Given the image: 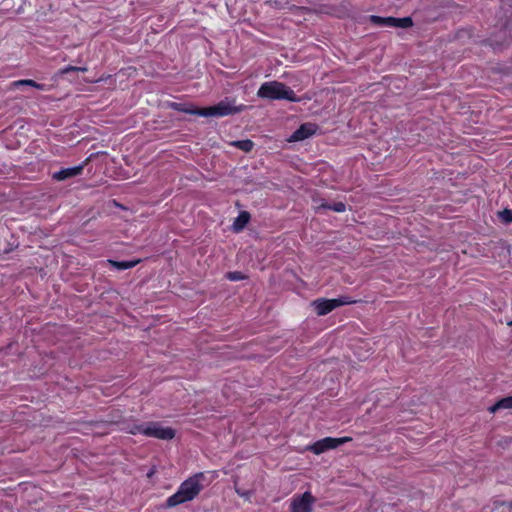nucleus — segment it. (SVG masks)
Returning <instances> with one entry per match:
<instances>
[{"instance_id": "f257e3e1", "label": "nucleus", "mask_w": 512, "mask_h": 512, "mask_svg": "<svg viewBox=\"0 0 512 512\" xmlns=\"http://www.w3.org/2000/svg\"><path fill=\"white\" fill-rule=\"evenodd\" d=\"M205 475L202 472L196 473L182 482L178 490L167 498L166 507L172 508L177 505L192 501L204 488Z\"/></svg>"}, {"instance_id": "6ab92c4d", "label": "nucleus", "mask_w": 512, "mask_h": 512, "mask_svg": "<svg viewBox=\"0 0 512 512\" xmlns=\"http://www.w3.org/2000/svg\"><path fill=\"white\" fill-rule=\"evenodd\" d=\"M74 71L86 72L87 71V67L66 66V67L60 69L58 74L59 75H64V74H67L69 72H74Z\"/></svg>"}, {"instance_id": "1a4fd4ad", "label": "nucleus", "mask_w": 512, "mask_h": 512, "mask_svg": "<svg viewBox=\"0 0 512 512\" xmlns=\"http://www.w3.org/2000/svg\"><path fill=\"white\" fill-rule=\"evenodd\" d=\"M83 169L84 164L63 168L53 174V179L57 181H63L72 177H76L82 173Z\"/></svg>"}, {"instance_id": "6e6552de", "label": "nucleus", "mask_w": 512, "mask_h": 512, "mask_svg": "<svg viewBox=\"0 0 512 512\" xmlns=\"http://www.w3.org/2000/svg\"><path fill=\"white\" fill-rule=\"evenodd\" d=\"M317 129V125L313 123H304L296 131L293 132V134L290 137V141L297 142L305 140L310 136L314 135Z\"/></svg>"}, {"instance_id": "0eeeda50", "label": "nucleus", "mask_w": 512, "mask_h": 512, "mask_svg": "<svg viewBox=\"0 0 512 512\" xmlns=\"http://www.w3.org/2000/svg\"><path fill=\"white\" fill-rule=\"evenodd\" d=\"M314 502V496L308 491L294 496L290 504L291 512H311Z\"/></svg>"}, {"instance_id": "20e7f679", "label": "nucleus", "mask_w": 512, "mask_h": 512, "mask_svg": "<svg viewBox=\"0 0 512 512\" xmlns=\"http://www.w3.org/2000/svg\"><path fill=\"white\" fill-rule=\"evenodd\" d=\"M131 433H139L148 437H154L161 440H170L175 436V431L172 428L164 427L157 422H149L137 425L131 430Z\"/></svg>"}, {"instance_id": "dca6fc26", "label": "nucleus", "mask_w": 512, "mask_h": 512, "mask_svg": "<svg viewBox=\"0 0 512 512\" xmlns=\"http://www.w3.org/2000/svg\"><path fill=\"white\" fill-rule=\"evenodd\" d=\"M171 107L174 108L175 110L182 111V112L192 114V115H198V113H194L192 111L200 110L199 108L187 107L185 104H182V103H172Z\"/></svg>"}, {"instance_id": "f3484780", "label": "nucleus", "mask_w": 512, "mask_h": 512, "mask_svg": "<svg viewBox=\"0 0 512 512\" xmlns=\"http://www.w3.org/2000/svg\"><path fill=\"white\" fill-rule=\"evenodd\" d=\"M499 218L505 224L512 222V210L504 209L498 213Z\"/></svg>"}, {"instance_id": "412c9836", "label": "nucleus", "mask_w": 512, "mask_h": 512, "mask_svg": "<svg viewBox=\"0 0 512 512\" xmlns=\"http://www.w3.org/2000/svg\"><path fill=\"white\" fill-rule=\"evenodd\" d=\"M370 21L377 26H385L386 17L371 15Z\"/></svg>"}, {"instance_id": "4be33fe9", "label": "nucleus", "mask_w": 512, "mask_h": 512, "mask_svg": "<svg viewBox=\"0 0 512 512\" xmlns=\"http://www.w3.org/2000/svg\"><path fill=\"white\" fill-rule=\"evenodd\" d=\"M385 26L386 27H396V18L386 17Z\"/></svg>"}, {"instance_id": "f8f14e48", "label": "nucleus", "mask_w": 512, "mask_h": 512, "mask_svg": "<svg viewBox=\"0 0 512 512\" xmlns=\"http://www.w3.org/2000/svg\"><path fill=\"white\" fill-rule=\"evenodd\" d=\"M249 220H250V215L248 212H246V211L240 212L239 215L235 218V220L233 222L234 231H236V232L241 231L247 225Z\"/></svg>"}, {"instance_id": "423d86ee", "label": "nucleus", "mask_w": 512, "mask_h": 512, "mask_svg": "<svg viewBox=\"0 0 512 512\" xmlns=\"http://www.w3.org/2000/svg\"><path fill=\"white\" fill-rule=\"evenodd\" d=\"M351 441L350 437H341V438H332L326 437L323 438L314 444H312L309 449L316 455H319L327 450L335 449L338 446Z\"/></svg>"}, {"instance_id": "7ed1b4c3", "label": "nucleus", "mask_w": 512, "mask_h": 512, "mask_svg": "<svg viewBox=\"0 0 512 512\" xmlns=\"http://www.w3.org/2000/svg\"><path fill=\"white\" fill-rule=\"evenodd\" d=\"M246 106L243 104L236 105L235 100L225 98L214 106L200 108L199 111H193L203 117H224L234 115L245 110Z\"/></svg>"}, {"instance_id": "a211bd4d", "label": "nucleus", "mask_w": 512, "mask_h": 512, "mask_svg": "<svg viewBox=\"0 0 512 512\" xmlns=\"http://www.w3.org/2000/svg\"><path fill=\"white\" fill-rule=\"evenodd\" d=\"M412 25H413V22L410 17L396 18V27L409 28Z\"/></svg>"}, {"instance_id": "9b49d317", "label": "nucleus", "mask_w": 512, "mask_h": 512, "mask_svg": "<svg viewBox=\"0 0 512 512\" xmlns=\"http://www.w3.org/2000/svg\"><path fill=\"white\" fill-rule=\"evenodd\" d=\"M501 409H512V396L504 397L488 408L490 413H495Z\"/></svg>"}, {"instance_id": "39448f33", "label": "nucleus", "mask_w": 512, "mask_h": 512, "mask_svg": "<svg viewBox=\"0 0 512 512\" xmlns=\"http://www.w3.org/2000/svg\"><path fill=\"white\" fill-rule=\"evenodd\" d=\"M355 301L351 300L349 297L341 296L335 299H317L313 301V306L318 315L323 316L330 313L337 307L352 304Z\"/></svg>"}, {"instance_id": "f03ea898", "label": "nucleus", "mask_w": 512, "mask_h": 512, "mask_svg": "<svg viewBox=\"0 0 512 512\" xmlns=\"http://www.w3.org/2000/svg\"><path fill=\"white\" fill-rule=\"evenodd\" d=\"M257 96L269 100H288L299 102L295 92L286 84L278 81L264 82L257 91Z\"/></svg>"}, {"instance_id": "4468645a", "label": "nucleus", "mask_w": 512, "mask_h": 512, "mask_svg": "<svg viewBox=\"0 0 512 512\" xmlns=\"http://www.w3.org/2000/svg\"><path fill=\"white\" fill-rule=\"evenodd\" d=\"M232 145L244 152H250L254 146V143L249 139H245L233 141Z\"/></svg>"}, {"instance_id": "aec40b11", "label": "nucleus", "mask_w": 512, "mask_h": 512, "mask_svg": "<svg viewBox=\"0 0 512 512\" xmlns=\"http://www.w3.org/2000/svg\"><path fill=\"white\" fill-rule=\"evenodd\" d=\"M226 277H227V279H229L231 281H239V280L244 279V275L238 271L228 272Z\"/></svg>"}, {"instance_id": "ddd939ff", "label": "nucleus", "mask_w": 512, "mask_h": 512, "mask_svg": "<svg viewBox=\"0 0 512 512\" xmlns=\"http://www.w3.org/2000/svg\"><path fill=\"white\" fill-rule=\"evenodd\" d=\"M109 264L117 269V270H127L130 268L135 267L139 260H132V261H115V260H108Z\"/></svg>"}, {"instance_id": "5701e85b", "label": "nucleus", "mask_w": 512, "mask_h": 512, "mask_svg": "<svg viewBox=\"0 0 512 512\" xmlns=\"http://www.w3.org/2000/svg\"><path fill=\"white\" fill-rule=\"evenodd\" d=\"M34 88H36V89H38V90H41V91H46V90H48L47 85H45V84H41V83H38V82H36V84H35V87H34Z\"/></svg>"}, {"instance_id": "9d476101", "label": "nucleus", "mask_w": 512, "mask_h": 512, "mask_svg": "<svg viewBox=\"0 0 512 512\" xmlns=\"http://www.w3.org/2000/svg\"><path fill=\"white\" fill-rule=\"evenodd\" d=\"M317 212H321L322 210H333L335 212L341 213L346 210V205L343 202H334L332 204L322 202L321 204L315 206Z\"/></svg>"}, {"instance_id": "2eb2a0df", "label": "nucleus", "mask_w": 512, "mask_h": 512, "mask_svg": "<svg viewBox=\"0 0 512 512\" xmlns=\"http://www.w3.org/2000/svg\"><path fill=\"white\" fill-rule=\"evenodd\" d=\"M35 84H36V81L34 80H31V79H21V80H16V81H13L10 83V88L11 89H16L20 86H30V87H35Z\"/></svg>"}]
</instances>
